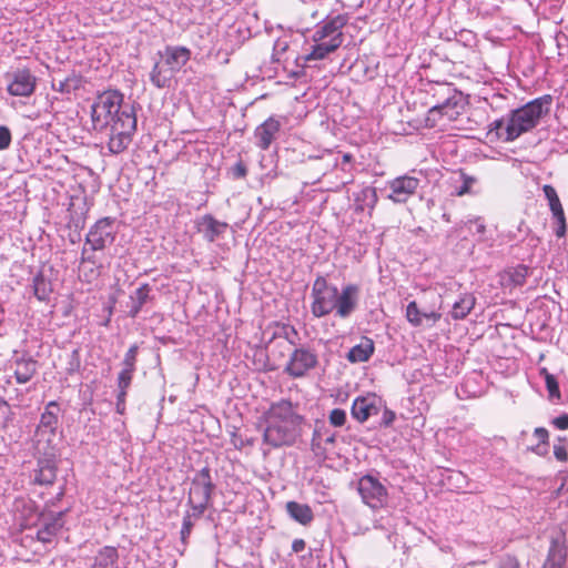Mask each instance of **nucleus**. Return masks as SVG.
<instances>
[{
    "label": "nucleus",
    "instance_id": "f257e3e1",
    "mask_svg": "<svg viewBox=\"0 0 568 568\" xmlns=\"http://www.w3.org/2000/svg\"><path fill=\"white\" fill-rule=\"evenodd\" d=\"M264 443L273 448L292 445L298 436L301 417L294 412L291 402L273 404L266 416Z\"/></svg>",
    "mask_w": 568,
    "mask_h": 568
},
{
    "label": "nucleus",
    "instance_id": "f03ea898",
    "mask_svg": "<svg viewBox=\"0 0 568 568\" xmlns=\"http://www.w3.org/2000/svg\"><path fill=\"white\" fill-rule=\"evenodd\" d=\"M551 103V95L546 94L514 110L506 122L505 141H514L523 133L532 130L541 116L549 112Z\"/></svg>",
    "mask_w": 568,
    "mask_h": 568
},
{
    "label": "nucleus",
    "instance_id": "7ed1b4c3",
    "mask_svg": "<svg viewBox=\"0 0 568 568\" xmlns=\"http://www.w3.org/2000/svg\"><path fill=\"white\" fill-rule=\"evenodd\" d=\"M123 95L116 90L104 91L94 99L91 105V122L95 131H106L124 113L134 114L132 109L123 106Z\"/></svg>",
    "mask_w": 568,
    "mask_h": 568
},
{
    "label": "nucleus",
    "instance_id": "20e7f679",
    "mask_svg": "<svg viewBox=\"0 0 568 568\" xmlns=\"http://www.w3.org/2000/svg\"><path fill=\"white\" fill-rule=\"evenodd\" d=\"M337 287L329 285L324 277H317L312 287L311 312L315 317L332 313L336 306Z\"/></svg>",
    "mask_w": 568,
    "mask_h": 568
},
{
    "label": "nucleus",
    "instance_id": "39448f33",
    "mask_svg": "<svg viewBox=\"0 0 568 568\" xmlns=\"http://www.w3.org/2000/svg\"><path fill=\"white\" fill-rule=\"evenodd\" d=\"M213 487L209 468H203L195 474L189 493V503L193 509L192 516L199 517L206 508Z\"/></svg>",
    "mask_w": 568,
    "mask_h": 568
},
{
    "label": "nucleus",
    "instance_id": "423d86ee",
    "mask_svg": "<svg viewBox=\"0 0 568 568\" xmlns=\"http://www.w3.org/2000/svg\"><path fill=\"white\" fill-rule=\"evenodd\" d=\"M135 129V115L124 113L118 122L106 129L109 130V151L113 154L123 152L131 143Z\"/></svg>",
    "mask_w": 568,
    "mask_h": 568
},
{
    "label": "nucleus",
    "instance_id": "0eeeda50",
    "mask_svg": "<svg viewBox=\"0 0 568 568\" xmlns=\"http://www.w3.org/2000/svg\"><path fill=\"white\" fill-rule=\"evenodd\" d=\"M357 491L365 505L373 509L382 508L387 503L386 487L374 476L365 475L357 483Z\"/></svg>",
    "mask_w": 568,
    "mask_h": 568
},
{
    "label": "nucleus",
    "instance_id": "6e6552de",
    "mask_svg": "<svg viewBox=\"0 0 568 568\" xmlns=\"http://www.w3.org/2000/svg\"><path fill=\"white\" fill-rule=\"evenodd\" d=\"M420 184L418 178L412 175H400L386 182V189L389 191L387 199L396 204L406 203L417 191Z\"/></svg>",
    "mask_w": 568,
    "mask_h": 568
},
{
    "label": "nucleus",
    "instance_id": "1a4fd4ad",
    "mask_svg": "<svg viewBox=\"0 0 568 568\" xmlns=\"http://www.w3.org/2000/svg\"><path fill=\"white\" fill-rule=\"evenodd\" d=\"M316 365L317 355L310 348L301 347L292 352L285 371L292 377L297 378L304 376L306 372L314 368Z\"/></svg>",
    "mask_w": 568,
    "mask_h": 568
},
{
    "label": "nucleus",
    "instance_id": "9d476101",
    "mask_svg": "<svg viewBox=\"0 0 568 568\" xmlns=\"http://www.w3.org/2000/svg\"><path fill=\"white\" fill-rule=\"evenodd\" d=\"M348 21L347 14H337L334 18L324 22L313 33V41H332L336 45H342L344 41L343 28Z\"/></svg>",
    "mask_w": 568,
    "mask_h": 568
},
{
    "label": "nucleus",
    "instance_id": "9b49d317",
    "mask_svg": "<svg viewBox=\"0 0 568 568\" xmlns=\"http://www.w3.org/2000/svg\"><path fill=\"white\" fill-rule=\"evenodd\" d=\"M178 61V50L170 49L166 52L165 58H161L154 65L153 72L151 74L152 82L159 87H168L171 81L174 79L175 68L174 64Z\"/></svg>",
    "mask_w": 568,
    "mask_h": 568
},
{
    "label": "nucleus",
    "instance_id": "f8f14e48",
    "mask_svg": "<svg viewBox=\"0 0 568 568\" xmlns=\"http://www.w3.org/2000/svg\"><path fill=\"white\" fill-rule=\"evenodd\" d=\"M37 78L28 69H19L8 75V92L14 97H29L33 93Z\"/></svg>",
    "mask_w": 568,
    "mask_h": 568
},
{
    "label": "nucleus",
    "instance_id": "ddd939ff",
    "mask_svg": "<svg viewBox=\"0 0 568 568\" xmlns=\"http://www.w3.org/2000/svg\"><path fill=\"white\" fill-rule=\"evenodd\" d=\"M113 240V222L108 217L99 220L87 235V243L90 244L91 248L94 251L104 248L106 245L111 244Z\"/></svg>",
    "mask_w": 568,
    "mask_h": 568
},
{
    "label": "nucleus",
    "instance_id": "4468645a",
    "mask_svg": "<svg viewBox=\"0 0 568 568\" xmlns=\"http://www.w3.org/2000/svg\"><path fill=\"white\" fill-rule=\"evenodd\" d=\"M359 288L355 284L345 285L337 290L335 314L341 318H347L357 307Z\"/></svg>",
    "mask_w": 568,
    "mask_h": 568
},
{
    "label": "nucleus",
    "instance_id": "2eb2a0df",
    "mask_svg": "<svg viewBox=\"0 0 568 568\" xmlns=\"http://www.w3.org/2000/svg\"><path fill=\"white\" fill-rule=\"evenodd\" d=\"M379 399L375 395L357 397L352 405V416L359 423L366 422L371 416L377 415Z\"/></svg>",
    "mask_w": 568,
    "mask_h": 568
},
{
    "label": "nucleus",
    "instance_id": "dca6fc26",
    "mask_svg": "<svg viewBox=\"0 0 568 568\" xmlns=\"http://www.w3.org/2000/svg\"><path fill=\"white\" fill-rule=\"evenodd\" d=\"M34 448L39 455L51 458L55 454L58 443L57 430L37 429L34 434Z\"/></svg>",
    "mask_w": 568,
    "mask_h": 568
},
{
    "label": "nucleus",
    "instance_id": "f3484780",
    "mask_svg": "<svg viewBox=\"0 0 568 568\" xmlns=\"http://www.w3.org/2000/svg\"><path fill=\"white\" fill-rule=\"evenodd\" d=\"M281 124L277 120L270 118L255 130L256 144L262 150H267L278 133Z\"/></svg>",
    "mask_w": 568,
    "mask_h": 568
},
{
    "label": "nucleus",
    "instance_id": "a211bd4d",
    "mask_svg": "<svg viewBox=\"0 0 568 568\" xmlns=\"http://www.w3.org/2000/svg\"><path fill=\"white\" fill-rule=\"evenodd\" d=\"M440 317V313L436 311H420L415 301L410 302L406 307V318L413 326H420L424 321L435 324Z\"/></svg>",
    "mask_w": 568,
    "mask_h": 568
},
{
    "label": "nucleus",
    "instance_id": "6ab92c4d",
    "mask_svg": "<svg viewBox=\"0 0 568 568\" xmlns=\"http://www.w3.org/2000/svg\"><path fill=\"white\" fill-rule=\"evenodd\" d=\"M199 231L204 234V237L210 242L215 241L226 229L227 224L216 221L210 215L203 216L197 223Z\"/></svg>",
    "mask_w": 568,
    "mask_h": 568
},
{
    "label": "nucleus",
    "instance_id": "aec40b11",
    "mask_svg": "<svg viewBox=\"0 0 568 568\" xmlns=\"http://www.w3.org/2000/svg\"><path fill=\"white\" fill-rule=\"evenodd\" d=\"M285 507L290 517L303 526L310 525L314 519L313 510L306 504L287 501Z\"/></svg>",
    "mask_w": 568,
    "mask_h": 568
},
{
    "label": "nucleus",
    "instance_id": "412c9836",
    "mask_svg": "<svg viewBox=\"0 0 568 568\" xmlns=\"http://www.w3.org/2000/svg\"><path fill=\"white\" fill-rule=\"evenodd\" d=\"M566 556L567 551L564 544L558 538H554L544 568H562Z\"/></svg>",
    "mask_w": 568,
    "mask_h": 568
},
{
    "label": "nucleus",
    "instance_id": "4be33fe9",
    "mask_svg": "<svg viewBox=\"0 0 568 568\" xmlns=\"http://www.w3.org/2000/svg\"><path fill=\"white\" fill-rule=\"evenodd\" d=\"M374 353V342L371 338L364 337L359 344L353 346L348 354L347 359L351 363H362L369 359Z\"/></svg>",
    "mask_w": 568,
    "mask_h": 568
},
{
    "label": "nucleus",
    "instance_id": "5701e85b",
    "mask_svg": "<svg viewBox=\"0 0 568 568\" xmlns=\"http://www.w3.org/2000/svg\"><path fill=\"white\" fill-rule=\"evenodd\" d=\"M528 276V267L525 265H518L516 267L505 271L501 276V285L505 287L521 286L525 284Z\"/></svg>",
    "mask_w": 568,
    "mask_h": 568
},
{
    "label": "nucleus",
    "instance_id": "b1692460",
    "mask_svg": "<svg viewBox=\"0 0 568 568\" xmlns=\"http://www.w3.org/2000/svg\"><path fill=\"white\" fill-rule=\"evenodd\" d=\"M339 45L332 41H314L311 51L303 57L305 62L324 60L328 54L335 52Z\"/></svg>",
    "mask_w": 568,
    "mask_h": 568
},
{
    "label": "nucleus",
    "instance_id": "393cba45",
    "mask_svg": "<svg viewBox=\"0 0 568 568\" xmlns=\"http://www.w3.org/2000/svg\"><path fill=\"white\" fill-rule=\"evenodd\" d=\"M38 364L31 358H21L16 362L14 376L19 384H26L36 375Z\"/></svg>",
    "mask_w": 568,
    "mask_h": 568
},
{
    "label": "nucleus",
    "instance_id": "a878e982",
    "mask_svg": "<svg viewBox=\"0 0 568 568\" xmlns=\"http://www.w3.org/2000/svg\"><path fill=\"white\" fill-rule=\"evenodd\" d=\"M59 406L55 402H50L41 415L37 429L57 430L59 425Z\"/></svg>",
    "mask_w": 568,
    "mask_h": 568
},
{
    "label": "nucleus",
    "instance_id": "bb28decb",
    "mask_svg": "<svg viewBox=\"0 0 568 568\" xmlns=\"http://www.w3.org/2000/svg\"><path fill=\"white\" fill-rule=\"evenodd\" d=\"M118 558L119 555L114 547H103L97 554L92 568H116Z\"/></svg>",
    "mask_w": 568,
    "mask_h": 568
},
{
    "label": "nucleus",
    "instance_id": "cd10ccee",
    "mask_svg": "<svg viewBox=\"0 0 568 568\" xmlns=\"http://www.w3.org/2000/svg\"><path fill=\"white\" fill-rule=\"evenodd\" d=\"M475 297L471 294H464L453 305L452 316L455 320L465 318L475 306Z\"/></svg>",
    "mask_w": 568,
    "mask_h": 568
},
{
    "label": "nucleus",
    "instance_id": "c85d7f7f",
    "mask_svg": "<svg viewBox=\"0 0 568 568\" xmlns=\"http://www.w3.org/2000/svg\"><path fill=\"white\" fill-rule=\"evenodd\" d=\"M82 85V79L81 77L77 74H72L68 77L63 81H59V83L53 82L52 88L53 90L61 92V93H71Z\"/></svg>",
    "mask_w": 568,
    "mask_h": 568
},
{
    "label": "nucleus",
    "instance_id": "c756f323",
    "mask_svg": "<svg viewBox=\"0 0 568 568\" xmlns=\"http://www.w3.org/2000/svg\"><path fill=\"white\" fill-rule=\"evenodd\" d=\"M55 479V467L51 464L50 458H47L45 463L40 466L36 481L41 485L52 484Z\"/></svg>",
    "mask_w": 568,
    "mask_h": 568
},
{
    "label": "nucleus",
    "instance_id": "7c9ffc66",
    "mask_svg": "<svg viewBox=\"0 0 568 568\" xmlns=\"http://www.w3.org/2000/svg\"><path fill=\"white\" fill-rule=\"evenodd\" d=\"M149 296V287L146 285H143L135 290V292L130 296V300L132 302V306L130 310V314L132 316H135L141 306L145 303Z\"/></svg>",
    "mask_w": 568,
    "mask_h": 568
},
{
    "label": "nucleus",
    "instance_id": "2f4dec72",
    "mask_svg": "<svg viewBox=\"0 0 568 568\" xmlns=\"http://www.w3.org/2000/svg\"><path fill=\"white\" fill-rule=\"evenodd\" d=\"M134 369H135L134 367H130L129 368L126 366H123L122 371L119 374V378H118V385H119V388H120V393H119V396H118L119 403L124 400L126 388L131 384L132 375H133Z\"/></svg>",
    "mask_w": 568,
    "mask_h": 568
},
{
    "label": "nucleus",
    "instance_id": "473e14b6",
    "mask_svg": "<svg viewBox=\"0 0 568 568\" xmlns=\"http://www.w3.org/2000/svg\"><path fill=\"white\" fill-rule=\"evenodd\" d=\"M545 196L547 197L549 202L550 210L552 212V215H560L564 213L562 205L560 203V200L557 195L556 190L551 185H544L542 187Z\"/></svg>",
    "mask_w": 568,
    "mask_h": 568
},
{
    "label": "nucleus",
    "instance_id": "72a5a7b5",
    "mask_svg": "<svg viewBox=\"0 0 568 568\" xmlns=\"http://www.w3.org/2000/svg\"><path fill=\"white\" fill-rule=\"evenodd\" d=\"M61 526L60 519H55L52 523L47 524L38 531V539L42 542H50L52 537L61 529Z\"/></svg>",
    "mask_w": 568,
    "mask_h": 568
},
{
    "label": "nucleus",
    "instance_id": "f704fd0d",
    "mask_svg": "<svg viewBox=\"0 0 568 568\" xmlns=\"http://www.w3.org/2000/svg\"><path fill=\"white\" fill-rule=\"evenodd\" d=\"M545 383H546V387H547V390L549 394V398L551 400L552 399L559 400L561 395H560L559 385H558L556 377L552 374H547Z\"/></svg>",
    "mask_w": 568,
    "mask_h": 568
},
{
    "label": "nucleus",
    "instance_id": "c9c22d12",
    "mask_svg": "<svg viewBox=\"0 0 568 568\" xmlns=\"http://www.w3.org/2000/svg\"><path fill=\"white\" fill-rule=\"evenodd\" d=\"M465 225L468 227L469 232L473 235H478L480 239L484 236L485 231H486V225L480 217L469 220L465 223Z\"/></svg>",
    "mask_w": 568,
    "mask_h": 568
},
{
    "label": "nucleus",
    "instance_id": "e433bc0d",
    "mask_svg": "<svg viewBox=\"0 0 568 568\" xmlns=\"http://www.w3.org/2000/svg\"><path fill=\"white\" fill-rule=\"evenodd\" d=\"M362 199L366 202V205L373 210L378 201L377 192L373 187H366L361 192Z\"/></svg>",
    "mask_w": 568,
    "mask_h": 568
},
{
    "label": "nucleus",
    "instance_id": "4c0bfd02",
    "mask_svg": "<svg viewBox=\"0 0 568 568\" xmlns=\"http://www.w3.org/2000/svg\"><path fill=\"white\" fill-rule=\"evenodd\" d=\"M329 423L335 427H341L346 422V413L344 409L335 408L329 413Z\"/></svg>",
    "mask_w": 568,
    "mask_h": 568
},
{
    "label": "nucleus",
    "instance_id": "58836bf2",
    "mask_svg": "<svg viewBox=\"0 0 568 568\" xmlns=\"http://www.w3.org/2000/svg\"><path fill=\"white\" fill-rule=\"evenodd\" d=\"M136 354H138V346L132 345L124 356L123 366H126L129 368L130 367L135 368Z\"/></svg>",
    "mask_w": 568,
    "mask_h": 568
},
{
    "label": "nucleus",
    "instance_id": "ea45409f",
    "mask_svg": "<svg viewBox=\"0 0 568 568\" xmlns=\"http://www.w3.org/2000/svg\"><path fill=\"white\" fill-rule=\"evenodd\" d=\"M476 182V179L473 176L463 175V185L457 189L456 195L463 196L470 192L471 185Z\"/></svg>",
    "mask_w": 568,
    "mask_h": 568
},
{
    "label": "nucleus",
    "instance_id": "a19ab883",
    "mask_svg": "<svg viewBox=\"0 0 568 568\" xmlns=\"http://www.w3.org/2000/svg\"><path fill=\"white\" fill-rule=\"evenodd\" d=\"M11 143V133L8 128L0 126V150L7 149Z\"/></svg>",
    "mask_w": 568,
    "mask_h": 568
},
{
    "label": "nucleus",
    "instance_id": "79ce46f5",
    "mask_svg": "<svg viewBox=\"0 0 568 568\" xmlns=\"http://www.w3.org/2000/svg\"><path fill=\"white\" fill-rule=\"evenodd\" d=\"M554 455H555L556 459L559 462H567V459H568V452H567L566 447L561 444H556L554 446Z\"/></svg>",
    "mask_w": 568,
    "mask_h": 568
},
{
    "label": "nucleus",
    "instance_id": "37998d69",
    "mask_svg": "<svg viewBox=\"0 0 568 568\" xmlns=\"http://www.w3.org/2000/svg\"><path fill=\"white\" fill-rule=\"evenodd\" d=\"M505 128L506 123L504 120H495L490 123V131H496L497 135L499 138H503L505 140Z\"/></svg>",
    "mask_w": 568,
    "mask_h": 568
},
{
    "label": "nucleus",
    "instance_id": "c03bdc74",
    "mask_svg": "<svg viewBox=\"0 0 568 568\" xmlns=\"http://www.w3.org/2000/svg\"><path fill=\"white\" fill-rule=\"evenodd\" d=\"M554 217L557 220L558 229L556 230V234L558 237H561L566 233V219L565 213L560 215H554Z\"/></svg>",
    "mask_w": 568,
    "mask_h": 568
},
{
    "label": "nucleus",
    "instance_id": "a18cd8bd",
    "mask_svg": "<svg viewBox=\"0 0 568 568\" xmlns=\"http://www.w3.org/2000/svg\"><path fill=\"white\" fill-rule=\"evenodd\" d=\"M41 286H45V283L43 280H36V283H34V293L37 295V297L41 301L45 300L47 297V293H45V288H41Z\"/></svg>",
    "mask_w": 568,
    "mask_h": 568
},
{
    "label": "nucleus",
    "instance_id": "49530a36",
    "mask_svg": "<svg viewBox=\"0 0 568 568\" xmlns=\"http://www.w3.org/2000/svg\"><path fill=\"white\" fill-rule=\"evenodd\" d=\"M234 178H244L247 173L246 166L242 162H237L232 169Z\"/></svg>",
    "mask_w": 568,
    "mask_h": 568
},
{
    "label": "nucleus",
    "instance_id": "de8ad7c7",
    "mask_svg": "<svg viewBox=\"0 0 568 568\" xmlns=\"http://www.w3.org/2000/svg\"><path fill=\"white\" fill-rule=\"evenodd\" d=\"M552 424L559 429H568V414L556 417Z\"/></svg>",
    "mask_w": 568,
    "mask_h": 568
},
{
    "label": "nucleus",
    "instance_id": "09e8293b",
    "mask_svg": "<svg viewBox=\"0 0 568 568\" xmlns=\"http://www.w3.org/2000/svg\"><path fill=\"white\" fill-rule=\"evenodd\" d=\"M500 568H519V562L516 558L507 556L501 560Z\"/></svg>",
    "mask_w": 568,
    "mask_h": 568
},
{
    "label": "nucleus",
    "instance_id": "8fccbe9b",
    "mask_svg": "<svg viewBox=\"0 0 568 568\" xmlns=\"http://www.w3.org/2000/svg\"><path fill=\"white\" fill-rule=\"evenodd\" d=\"M534 435L540 440V443L542 444H547L548 443V437H549V434H548V430L544 427H537L534 432Z\"/></svg>",
    "mask_w": 568,
    "mask_h": 568
},
{
    "label": "nucleus",
    "instance_id": "3c124183",
    "mask_svg": "<svg viewBox=\"0 0 568 568\" xmlns=\"http://www.w3.org/2000/svg\"><path fill=\"white\" fill-rule=\"evenodd\" d=\"M192 525H193V523L191 520V515H187L183 520V527L181 530V535L183 538H184L185 534L190 532Z\"/></svg>",
    "mask_w": 568,
    "mask_h": 568
},
{
    "label": "nucleus",
    "instance_id": "603ef678",
    "mask_svg": "<svg viewBox=\"0 0 568 568\" xmlns=\"http://www.w3.org/2000/svg\"><path fill=\"white\" fill-rule=\"evenodd\" d=\"M292 549L294 552H300L305 549V541L303 539H295L292 544Z\"/></svg>",
    "mask_w": 568,
    "mask_h": 568
},
{
    "label": "nucleus",
    "instance_id": "864d4df0",
    "mask_svg": "<svg viewBox=\"0 0 568 568\" xmlns=\"http://www.w3.org/2000/svg\"><path fill=\"white\" fill-rule=\"evenodd\" d=\"M394 418H395V414L393 412L387 410V409L384 412V420L383 422L385 425H390L393 423Z\"/></svg>",
    "mask_w": 568,
    "mask_h": 568
},
{
    "label": "nucleus",
    "instance_id": "5fc2aeb1",
    "mask_svg": "<svg viewBox=\"0 0 568 568\" xmlns=\"http://www.w3.org/2000/svg\"><path fill=\"white\" fill-rule=\"evenodd\" d=\"M449 105H450V104H449V102H446V103H444V104H442V105H435V106H433V108L429 110V113H432V114H433V113H435V112H440L442 110L446 109V108H447V106H449Z\"/></svg>",
    "mask_w": 568,
    "mask_h": 568
},
{
    "label": "nucleus",
    "instance_id": "6e6d98bb",
    "mask_svg": "<svg viewBox=\"0 0 568 568\" xmlns=\"http://www.w3.org/2000/svg\"><path fill=\"white\" fill-rule=\"evenodd\" d=\"M179 52H180V58H182V57H185L186 59L189 58V50H186L185 48L180 47Z\"/></svg>",
    "mask_w": 568,
    "mask_h": 568
},
{
    "label": "nucleus",
    "instance_id": "4d7b16f0",
    "mask_svg": "<svg viewBox=\"0 0 568 568\" xmlns=\"http://www.w3.org/2000/svg\"><path fill=\"white\" fill-rule=\"evenodd\" d=\"M351 159H352L351 154H347V153H346V154H344V155H343V161H344V162H349V161H351Z\"/></svg>",
    "mask_w": 568,
    "mask_h": 568
},
{
    "label": "nucleus",
    "instance_id": "13d9d810",
    "mask_svg": "<svg viewBox=\"0 0 568 568\" xmlns=\"http://www.w3.org/2000/svg\"><path fill=\"white\" fill-rule=\"evenodd\" d=\"M547 374H550V373L546 368L540 369V375L544 376L545 379H546Z\"/></svg>",
    "mask_w": 568,
    "mask_h": 568
},
{
    "label": "nucleus",
    "instance_id": "bf43d9fd",
    "mask_svg": "<svg viewBox=\"0 0 568 568\" xmlns=\"http://www.w3.org/2000/svg\"><path fill=\"white\" fill-rule=\"evenodd\" d=\"M7 406V403L2 399H0V410L4 409Z\"/></svg>",
    "mask_w": 568,
    "mask_h": 568
}]
</instances>
